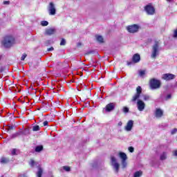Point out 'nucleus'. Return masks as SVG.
<instances>
[{
    "instance_id": "obj_33",
    "label": "nucleus",
    "mask_w": 177,
    "mask_h": 177,
    "mask_svg": "<svg viewBox=\"0 0 177 177\" xmlns=\"http://www.w3.org/2000/svg\"><path fill=\"white\" fill-rule=\"evenodd\" d=\"M19 135H20V133H16L15 134H12V138H17V136H19Z\"/></svg>"
},
{
    "instance_id": "obj_25",
    "label": "nucleus",
    "mask_w": 177,
    "mask_h": 177,
    "mask_svg": "<svg viewBox=\"0 0 177 177\" xmlns=\"http://www.w3.org/2000/svg\"><path fill=\"white\" fill-rule=\"evenodd\" d=\"M63 169H64V171H66V172H70L71 171V168L68 166H64Z\"/></svg>"
},
{
    "instance_id": "obj_32",
    "label": "nucleus",
    "mask_w": 177,
    "mask_h": 177,
    "mask_svg": "<svg viewBox=\"0 0 177 177\" xmlns=\"http://www.w3.org/2000/svg\"><path fill=\"white\" fill-rule=\"evenodd\" d=\"M140 77H143V75H145V71H140L139 73Z\"/></svg>"
},
{
    "instance_id": "obj_42",
    "label": "nucleus",
    "mask_w": 177,
    "mask_h": 177,
    "mask_svg": "<svg viewBox=\"0 0 177 177\" xmlns=\"http://www.w3.org/2000/svg\"><path fill=\"white\" fill-rule=\"evenodd\" d=\"M128 66H131V64H132V62H127Z\"/></svg>"
},
{
    "instance_id": "obj_38",
    "label": "nucleus",
    "mask_w": 177,
    "mask_h": 177,
    "mask_svg": "<svg viewBox=\"0 0 177 177\" xmlns=\"http://www.w3.org/2000/svg\"><path fill=\"white\" fill-rule=\"evenodd\" d=\"M4 5H9V3H10V1H6L3 2Z\"/></svg>"
},
{
    "instance_id": "obj_45",
    "label": "nucleus",
    "mask_w": 177,
    "mask_h": 177,
    "mask_svg": "<svg viewBox=\"0 0 177 177\" xmlns=\"http://www.w3.org/2000/svg\"><path fill=\"white\" fill-rule=\"evenodd\" d=\"M19 177H20V176H19Z\"/></svg>"
},
{
    "instance_id": "obj_39",
    "label": "nucleus",
    "mask_w": 177,
    "mask_h": 177,
    "mask_svg": "<svg viewBox=\"0 0 177 177\" xmlns=\"http://www.w3.org/2000/svg\"><path fill=\"white\" fill-rule=\"evenodd\" d=\"M53 47H51L50 48H48V52H52V50H53Z\"/></svg>"
},
{
    "instance_id": "obj_31",
    "label": "nucleus",
    "mask_w": 177,
    "mask_h": 177,
    "mask_svg": "<svg viewBox=\"0 0 177 177\" xmlns=\"http://www.w3.org/2000/svg\"><path fill=\"white\" fill-rule=\"evenodd\" d=\"M35 165V161H34V160H30V165H31V167H34Z\"/></svg>"
},
{
    "instance_id": "obj_6",
    "label": "nucleus",
    "mask_w": 177,
    "mask_h": 177,
    "mask_svg": "<svg viewBox=\"0 0 177 177\" xmlns=\"http://www.w3.org/2000/svg\"><path fill=\"white\" fill-rule=\"evenodd\" d=\"M142 93V87L140 86H138L136 88V93L132 97L131 102H135L140 97V95Z\"/></svg>"
},
{
    "instance_id": "obj_30",
    "label": "nucleus",
    "mask_w": 177,
    "mask_h": 177,
    "mask_svg": "<svg viewBox=\"0 0 177 177\" xmlns=\"http://www.w3.org/2000/svg\"><path fill=\"white\" fill-rule=\"evenodd\" d=\"M60 45H61V46H64V45H66V39H62L61 40Z\"/></svg>"
},
{
    "instance_id": "obj_21",
    "label": "nucleus",
    "mask_w": 177,
    "mask_h": 177,
    "mask_svg": "<svg viewBox=\"0 0 177 177\" xmlns=\"http://www.w3.org/2000/svg\"><path fill=\"white\" fill-rule=\"evenodd\" d=\"M160 160H167V152H163L160 155Z\"/></svg>"
},
{
    "instance_id": "obj_3",
    "label": "nucleus",
    "mask_w": 177,
    "mask_h": 177,
    "mask_svg": "<svg viewBox=\"0 0 177 177\" xmlns=\"http://www.w3.org/2000/svg\"><path fill=\"white\" fill-rule=\"evenodd\" d=\"M111 162L115 172L118 174V171H120V163L117 161V158L114 156H111Z\"/></svg>"
},
{
    "instance_id": "obj_27",
    "label": "nucleus",
    "mask_w": 177,
    "mask_h": 177,
    "mask_svg": "<svg viewBox=\"0 0 177 177\" xmlns=\"http://www.w3.org/2000/svg\"><path fill=\"white\" fill-rule=\"evenodd\" d=\"M123 112L124 113H129V109L127 106L123 107Z\"/></svg>"
},
{
    "instance_id": "obj_18",
    "label": "nucleus",
    "mask_w": 177,
    "mask_h": 177,
    "mask_svg": "<svg viewBox=\"0 0 177 177\" xmlns=\"http://www.w3.org/2000/svg\"><path fill=\"white\" fill-rule=\"evenodd\" d=\"M42 150H44V147L42 145L37 146L35 148V151H37V153H39V151H42Z\"/></svg>"
},
{
    "instance_id": "obj_1",
    "label": "nucleus",
    "mask_w": 177,
    "mask_h": 177,
    "mask_svg": "<svg viewBox=\"0 0 177 177\" xmlns=\"http://www.w3.org/2000/svg\"><path fill=\"white\" fill-rule=\"evenodd\" d=\"M15 44V38L12 36H6L2 41V45L4 48H10Z\"/></svg>"
},
{
    "instance_id": "obj_44",
    "label": "nucleus",
    "mask_w": 177,
    "mask_h": 177,
    "mask_svg": "<svg viewBox=\"0 0 177 177\" xmlns=\"http://www.w3.org/2000/svg\"><path fill=\"white\" fill-rule=\"evenodd\" d=\"M168 2H171V1H172V0H167Z\"/></svg>"
},
{
    "instance_id": "obj_4",
    "label": "nucleus",
    "mask_w": 177,
    "mask_h": 177,
    "mask_svg": "<svg viewBox=\"0 0 177 177\" xmlns=\"http://www.w3.org/2000/svg\"><path fill=\"white\" fill-rule=\"evenodd\" d=\"M120 158H121L122 162V168H127V160H128V156H127V153H124V152H120L118 154Z\"/></svg>"
},
{
    "instance_id": "obj_41",
    "label": "nucleus",
    "mask_w": 177,
    "mask_h": 177,
    "mask_svg": "<svg viewBox=\"0 0 177 177\" xmlns=\"http://www.w3.org/2000/svg\"><path fill=\"white\" fill-rule=\"evenodd\" d=\"M118 125V127H122V122H119Z\"/></svg>"
},
{
    "instance_id": "obj_20",
    "label": "nucleus",
    "mask_w": 177,
    "mask_h": 177,
    "mask_svg": "<svg viewBox=\"0 0 177 177\" xmlns=\"http://www.w3.org/2000/svg\"><path fill=\"white\" fill-rule=\"evenodd\" d=\"M42 172H43L42 168L39 167V170L37 172V177H41L42 176Z\"/></svg>"
},
{
    "instance_id": "obj_14",
    "label": "nucleus",
    "mask_w": 177,
    "mask_h": 177,
    "mask_svg": "<svg viewBox=\"0 0 177 177\" xmlns=\"http://www.w3.org/2000/svg\"><path fill=\"white\" fill-rule=\"evenodd\" d=\"M164 114V112L160 109H156L155 112V115L156 118H161L162 117V115Z\"/></svg>"
},
{
    "instance_id": "obj_22",
    "label": "nucleus",
    "mask_w": 177,
    "mask_h": 177,
    "mask_svg": "<svg viewBox=\"0 0 177 177\" xmlns=\"http://www.w3.org/2000/svg\"><path fill=\"white\" fill-rule=\"evenodd\" d=\"M142 174L143 173L142 171H136L134 174V177H140V176H142Z\"/></svg>"
},
{
    "instance_id": "obj_26",
    "label": "nucleus",
    "mask_w": 177,
    "mask_h": 177,
    "mask_svg": "<svg viewBox=\"0 0 177 177\" xmlns=\"http://www.w3.org/2000/svg\"><path fill=\"white\" fill-rule=\"evenodd\" d=\"M143 100H150V96L149 95H143Z\"/></svg>"
},
{
    "instance_id": "obj_10",
    "label": "nucleus",
    "mask_w": 177,
    "mask_h": 177,
    "mask_svg": "<svg viewBox=\"0 0 177 177\" xmlns=\"http://www.w3.org/2000/svg\"><path fill=\"white\" fill-rule=\"evenodd\" d=\"M145 12H147V15H154L156 10L154 7L151 6V5H148L145 8Z\"/></svg>"
},
{
    "instance_id": "obj_28",
    "label": "nucleus",
    "mask_w": 177,
    "mask_h": 177,
    "mask_svg": "<svg viewBox=\"0 0 177 177\" xmlns=\"http://www.w3.org/2000/svg\"><path fill=\"white\" fill-rule=\"evenodd\" d=\"M17 151V149H12V151H11V154L12 155V156H16V152Z\"/></svg>"
},
{
    "instance_id": "obj_35",
    "label": "nucleus",
    "mask_w": 177,
    "mask_h": 177,
    "mask_svg": "<svg viewBox=\"0 0 177 177\" xmlns=\"http://www.w3.org/2000/svg\"><path fill=\"white\" fill-rule=\"evenodd\" d=\"M133 150H134L133 147H129V151H130V153H133Z\"/></svg>"
},
{
    "instance_id": "obj_34",
    "label": "nucleus",
    "mask_w": 177,
    "mask_h": 177,
    "mask_svg": "<svg viewBox=\"0 0 177 177\" xmlns=\"http://www.w3.org/2000/svg\"><path fill=\"white\" fill-rule=\"evenodd\" d=\"M176 132H177V129H174L173 130H171V135H175Z\"/></svg>"
},
{
    "instance_id": "obj_11",
    "label": "nucleus",
    "mask_w": 177,
    "mask_h": 177,
    "mask_svg": "<svg viewBox=\"0 0 177 177\" xmlns=\"http://www.w3.org/2000/svg\"><path fill=\"white\" fill-rule=\"evenodd\" d=\"M162 78L165 80V81H170V80H174L175 75L172 73H165L162 75Z\"/></svg>"
},
{
    "instance_id": "obj_16",
    "label": "nucleus",
    "mask_w": 177,
    "mask_h": 177,
    "mask_svg": "<svg viewBox=\"0 0 177 177\" xmlns=\"http://www.w3.org/2000/svg\"><path fill=\"white\" fill-rule=\"evenodd\" d=\"M139 62H140V55H139V54H135L133 56V62L139 63Z\"/></svg>"
},
{
    "instance_id": "obj_15",
    "label": "nucleus",
    "mask_w": 177,
    "mask_h": 177,
    "mask_svg": "<svg viewBox=\"0 0 177 177\" xmlns=\"http://www.w3.org/2000/svg\"><path fill=\"white\" fill-rule=\"evenodd\" d=\"M55 32H56L55 28H48L46 30V35H53V34H55Z\"/></svg>"
},
{
    "instance_id": "obj_12",
    "label": "nucleus",
    "mask_w": 177,
    "mask_h": 177,
    "mask_svg": "<svg viewBox=\"0 0 177 177\" xmlns=\"http://www.w3.org/2000/svg\"><path fill=\"white\" fill-rule=\"evenodd\" d=\"M132 128H133V120H129L124 129L125 131H127V132H129V131H132Z\"/></svg>"
},
{
    "instance_id": "obj_2",
    "label": "nucleus",
    "mask_w": 177,
    "mask_h": 177,
    "mask_svg": "<svg viewBox=\"0 0 177 177\" xmlns=\"http://www.w3.org/2000/svg\"><path fill=\"white\" fill-rule=\"evenodd\" d=\"M159 53H160V42L155 41V44L152 46V53H151V57H152V59H156V57L158 56Z\"/></svg>"
},
{
    "instance_id": "obj_37",
    "label": "nucleus",
    "mask_w": 177,
    "mask_h": 177,
    "mask_svg": "<svg viewBox=\"0 0 177 177\" xmlns=\"http://www.w3.org/2000/svg\"><path fill=\"white\" fill-rule=\"evenodd\" d=\"M169 99H171V94L167 95L166 97V100H169Z\"/></svg>"
},
{
    "instance_id": "obj_40",
    "label": "nucleus",
    "mask_w": 177,
    "mask_h": 177,
    "mask_svg": "<svg viewBox=\"0 0 177 177\" xmlns=\"http://www.w3.org/2000/svg\"><path fill=\"white\" fill-rule=\"evenodd\" d=\"M173 154H174V156H177V150L174 151Z\"/></svg>"
},
{
    "instance_id": "obj_5",
    "label": "nucleus",
    "mask_w": 177,
    "mask_h": 177,
    "mask_svg": "<svg viewBox=\"0 0 177 177\" xmlns=\"http://www.w3.org/2000/svg\"><path fill=\"white\" fill-rule=\"evenodd\" d=\"M161 86V82H160V80H157L156 79H152L150 81V86L151 89H158L160 86Z\"/></svg>"
},
{
    "instance_id": "obj_29",
    "label": "nucleus",
    "mask_w": 177,
    "mask_h": 177,
    "mask_svg": "<svg viewBox=\"0 0 177 177\" xmlns=\"http://www.w3.org/2000/svg\"><path fill=\"white\" fill-rule=\"evenodd\" d=\"M26 57H27V54L24 53L22 55L21 57V60L24 61Z\"/></svg>"
},
{
    "instance_id": "obj_19",
    "label": "nucleus",
    "mask_w": 177,
    "mask_h": 177,
    "mask_svg": "<svg viewBox=\"0 0 177 177\" xmlns=\"http://www.w3.org/2000/svg\"><path fill=\"white\" fill-rule=\"evenodd\" d=\"M95 37L98 42H100V44L103 43V37H102L100 35H97V36H95Z\"/></svg>"
},
{
    "instance_id": "obj_13",
    "label": "nucleus",
    "mask_w": 177,
    "mask_h": 177,
    "mask_svg": "<svg viewBox=\"0 0 177 177\" xmlns=\"http://www.w3.org/2000/svg\"><path fill=\"white\" fill-rule=\"evenodd\" d=\"M115 107V104L114 103L108 104L106 106V111H108V112L113 111Z\"/></svg>"
},
{
    "instance_id": "obj_9",
    "label": "nucleus",
    "mask_w": 177,
    "mask_h": 177,
    "mask_svg": "<svg viewBox=\"0 0 177 177\" xmlns=\"http://www.w3.org/2000/svg\"><path fill=\"white\" fill-rule=\"evenodd\" d=\"M146 107V104L141 100H138L137 101V108L139 111H143Z\"/></svg>"
},
{
    "instance_id": "obj_8",
    "label": "nucleus",
    "mask_w": 177,
    "mask_h": 177,
    "mask_svg": "<svg viewBox=\"0 0 177 177\" xmlns=\"http://www.w3.org/2000/svg\"><path fill=\"white\" fill-rule=\"evenodd\" d=\"M127 31H129V32H131L132 34H133L139 31V26L136 24L131 25V26H127Z\"/></svg>"
},
{
    "instance_id": "obj_43",
    "label": "nucleus",
    "mask_w": 177,
    "mask_h": 177,
    "mask_svg": "<svg viewBox=\"0 0 177 177\" xmlns=\"http://www.w3.org/2000/svg\"><path fill=\"white\" fill-rule=\"evenodd\" d=\"M9 129H13V126L9 127Z\"/></svg>"
},
{
    "instance_id": "obj_17",
    "label": "nucleus",
    "mask_w": 177,
    "mask_h": 177,
    "mask_svg": "<svg viewBox=\"0 0 177 177\" xmlns=\"http://www.w3.org/2000/svg\"><path fill=\"white\" fill-rule=\"evenodd\" d=\"M1 164H8L9 162V159L8 158L2 157L0 159Z\"/></svg>"
},
{
    "instance_id": "obj_23",
    "label": "nucleus",
    "mask_w": 177,
    "mask_h": 177,
    "mask_svg": "<svg viewBox=\"0 0 177 177\" xmlns=\"http://www.w3.org/2000/svg\"><path fill=\"white\" fill-rule=\"evenodd\" d=\"M48 24H49V22H48V21H42L41 22V25L43 26V27H46V26H48Z\"/></svg>"
},
{
    "instance_id": "obj_24",
    "label": "nucleus",
    "mask_w": 177,
    "mask_h": 177,
    "mask_svg": "<svg viewBox=\"0 0 177 177\" xmlns=\"http://www.w3.org/2000/svg\"><path fill=\"white\" fill-rule=\"evenodd\" d=\"M39 129L40 128L38 125L33 126L32 127V131H39Z\"/></svg>"
},
{
    "instance_id": "obj_7",
    "label": "nucleus",
    "mask_w": 177,
    "mask_h": 177,
    "mask_svg": "<svg viewBox=\"0 0 177 177\" xmlns=\"http://www.w3.org/2000/svg\"><path fill=\"white\" fill-rule=\"evenodd\" d=\"M48 13L50 16H55L56 15V6L53 2H50L48 7Z\"/></svg>"
},
{
    "instance_id": "obj_36",
    "label": "nucleus",
    "mask_w": 177,
    "mask_h": 177,
    "mask_svg": "<svg viewBox=\"0 0 177 177\" xmlns=\"http://www.w3.org/2000/svg\"><path fill=\"white\" fill-rule=\"evenodd\" d=\"M43 125H44V127H47V125H48V121H44V122H43Z\"/></svg>"
}]
</instances>
